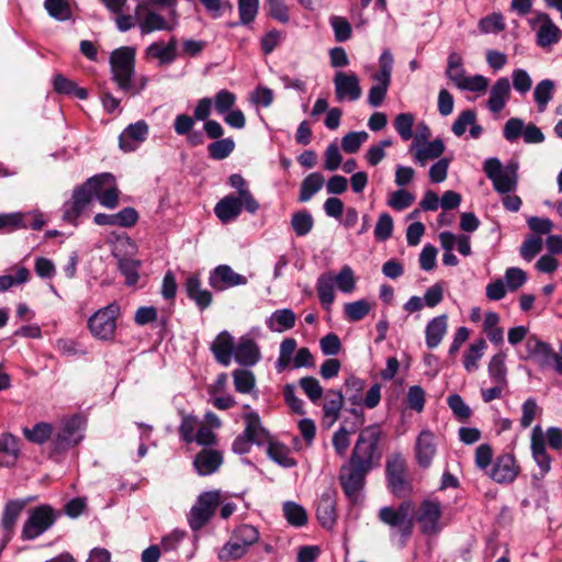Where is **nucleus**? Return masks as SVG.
Here are the masks:
<instances>
[{
  "instance_id": "6",
  "label": "nucleus",
  "mask_w": 562,
  "mask_h": 562,
  "mask_svg": "<svg viewBox=\"0 0 562 562\" xmlns=\"http://www.w3.org/2000/svg\"><path fill=\"white\" fill-rule=\"evenodd\" d=\"M120 307L112 303L94 312L88 319V327L91 335L103 341L113 340L116 330V319Z\"/></svg>"
},
{
  "instance_id": "15",
  "label": "nucleus",
  "mask_w": 562,
  "mask_h": 562,
  "mask_svg": "<svg viewBox=\"0 0 562 562\" xmlns=\"http://www.w3.org/2000/svg\"><path fill=\"white\" fill-rule=\"evenodd\" d=\"M29 499L15 498L9 499L2 510L0 526L2 529L3 539L9 542L15 532L16 522L26 507Z\"/></svg>"
},
{
  "instance_id": "54",
  "label": "nucleus",
  "mask_w": 562,
  "mask_h": 562,
  "mask_svg": "<svg viewBox=\"0 0 562 562\" xmlns=\"http://www.w3.org/2000/svg\"><path fill=\"white\" fill-rule=\"evenodd\" d=\"M504 18L501 13H492L479 21V30L483 34L499 33L505 30Z\"/></svg>"
},
{
  "instance_id": "48",
  "label": "nucleus",
  "mask_w": 562,
  "mask_h": 562,
  "mask_svg": "<svg viewBox=\"0 0 562 562\" xmlns=\"http://www.w3.org/2000/svg\"><path fill=\"white\" fill-rule=\"evenodd\" d=\"M370 310L371 304L364 299L346 303L344 306L345 316L349 322L363 319L369 314Z\"/></svg>"
},
{
  "instance_id": "62",
  "label": "nucleus",
  "mask_w": 562,
  "mask_h": 562,
  "mask_svg": "<svg viewBox=\"0 0 562 562\" xmlns=\"http://www.w3.org/2000/svg\"><path fill=\"white\" fill-rule=\"evenodd\" d=\"M299 384L313 403H317L322 398L323 387L317 379L313 376H304L300 379Z\"/></svg>"
},
{
  "instance_id": "18",
  "label": "nucleus",
  "mask_w": 562,
  "mask_h": 562,
  "mask_svg": "<svg viewBox=\"0 0 562 562\" xmlns=\"http://www.w3.org/2000/svg\"><path fill=\"white\" fill-rule=\"evenodd\" d=\"M335 92L338 101H356L361 97V87L355 72L338 71L334 77Z\"/></svg>"
},
{
  "instance_id": "5",
  "label": "nucleus",
  "mask_w": 562,
  "mask_h": 562,
  "mask_svg": "<svg viewBox=\"0 0 562 562\" xmlns=\"http://www.w3.org/2000/svg\"><path fill=\"white\" fill-rule=\"evenodd\" d=\"M387 488L395 497H405L413 487L407 479L406 460L401 453L391 454L385 462Z\"/></svg>"
},
{
  "instance_id": "60",
  "label": "nucleus",
  "mask_w": 562,
  "mask_h": 562,
  "mask_svg": "<svg viewBox=\"0 0 562 562\" xmlns=\"http://www.w3.org/2000/svg\"><path fill=\"white\" fill-rule=\"evenodd\" d=\"M484 348L485 341L483 339H480L470 346L463 357V366L467 371L471 372L477 368V360L483 356Z\"/></svg>"
},
{
  "instance_id": "35",
  "label": "nucleus",
  "mask_w": 562,
  "mask_h": 562,
  "mask_svg": "<svg viewBox=\"0 0 562 562\" xmlns=\"http://www.w3.org/2000/svg\"><path fill=\"white\" fill-rule=\"evenodd\" d=\"M324 184V177L321 172H312L301 183L299 201L307 202L316 194Z\"/></svg>"
},
{
  "instance_id": "30",
  "label": "nucleus",
  "mask_w": 562,
  "mask_h": 562,
  "mask_svg": "<svg viewBox=\"0 0 562 562\" xmlns=\"http://www.w3.org/2000/svg\"><path fill=\"white\" fill-rule=\"evenodd\" d=\"M447 315L442 314L430 319L426 326V345L429 349L436 348L447 333Z\"/></svg>"
},
{
  "instance_id": "20",
  "label": "nucleus",
  "mask_w": 562,
  "mask_h": 562,
  "mask_svg": "<svg viewBox=\"0 0 562 562\" xmlns=\"http://www.w3.org/2000/svg\"><path fill=\"white\" fill-rule=\"evenodd\" d=\"M183 286L188 299L194 302L200 311H204L211 306L213 295L211 291L202 286V280L198 272L190 273Z\"/></svg>"
},
{
  "instance_id": "51",
  "label": "nucleus",
  "mask_w": 562,
  "mask_h": 562,
  "mask_svg": "<svg viewBox=\"0 0 562 562\" xmlns=\"http://www.w3.org/2000/svg\"><path fill=\"white\" fill-rule=\"evenodd\" d=\"M368 138L366 131L349 132L341 139V148L347 154H356Z\"/></svg>"
},
{
  "instance_id": "50",
  "label": "nucleus",
  "mask_w": 562,
  "mask_h": 562,
  "mask_svg": "<svg viewBox=\"0 0 562 562\" xmlns=\"http://www.w3.org/2000/svg\"><path fill=\"white\" fill-rule=\"evenodd\" d=\"M234 386L239 393L247 394L255 387L256 379L251 371L245 369H236L233 372Z\"/></svg>"
},
{
  "instance_id": "42",
  "label": "nucleus",
  "mask_w": 562,
  "mask_h": 562,
  "mask_svg": "<svg viewBox=\"0 0 562 562\" xmlns=\"http://www.w3.org/2000/svg\"><path fill=\"white\" fill-rule=\"evenodd\" d=\"M453 82L460 90L472 92H483L488 87V79L482 75H474L472 77L459 76L453 78Z\"/></svg>"
},
{
  "instance_id": "8",
  "label": "nucleus",
  "mask_w": 562,
  "mask_h": 562,
  "mask_svg": "<svg viewBox=\"0 0 562 562\" xmlns=\"http://www.w3.org/2000/svg\"><path fill=\"white\" fill-rule=\"evenodd\" d=\"M221 494L217 491L203 492L190 509L188 520L192 530L204 527L220 505Z\"/></svg>"
},
{
  "instance_id": "19",
  "label": "nucleus",
  "mask_w": 562,
  "mask_h": 562,
  "mask_svg": "<svg viewBox=\"0 0 562 562\" xmlns=\"http://www.w3.org/2000/svg\"><path fill=\"white\" fill-rule=\"evenodd\" d=\"M148 133V124L144 120H139L123 130L119 137V146L124 153L134 151L146 140Z\"/></svg>"
},
{
  "instance_id": "29",
  "label": "nucleus",
  "mask_w": 562,
  "mask_h": 562,
  "mask_svg": "<svg viewBox=\"0 0 562 562\" xmlns=\"http://www.w3.org/2000/svg\"><path fill=\"white\" fill-rule=\"evenodd\" d=\"M229 184L237 190V196L244 200V207L250 214L257 213L259 203L247 187V182L239 173H234L228 179Z\"/></svg>"
},
{
  "instance_id": "12",
  "label": "nucleus",
  "mask_w": 562,
  "mask_h": 562,
  "mask_svg": "<svg viewBox=\"0 0 562 562\" xmlns=\"http://www.w3.org/2000/svg\"><path fill=\"white\" fill-rule=\"evenodd\" d=\"M521 359L532 360L540 368L554 369L555 351L548 342L541 340L536 335L527 337L525 342V353L520 356Z\"/></svg>"
},
{
  "instance_id": "56",
  "label": "nucleus",
  "mask_w": 562,
  "mask_h": 562,
  "mask_svg": "<svg viewBox=\"0 0 562 562\" xmlns=\"http://www.w3.org/2000/svg\"><path fill=\"white\" fill-rule=\"evenodd\" d=\"M30 279V271L26 267H19L15 276H0V292H5L15 285L26 283Z\"/></svg>"
},
{
  "instance_id": "59",
  "label": "nucleus",
  "mask_w": 562,
  "mask_h": 562,
  "mask_svg": "<svg viewBox=\"0 0 562 562\" xmlns=\"http://www.w3.org/2000/svg\"><path fill=\"white\" fill-rule=\"evenodd\" d=\"M259 0H238L239 23L250 24L257 16Z\"/></svg>"
},
{
  "instance_id": "61",
  "label": "nucleus",
  "mask_w": 562,
  "mask_h": 562,
  "mask_svg": "<svg viewBox=\"0 0 562 562\" xmlns=\"http://www.w3.org/2000/svg\"><path fill=\"white\" fill-rule=\"evenodd\" d=\"M337 288L344 293H351L356 286L353 270L349 266H344L339 273L334 278Z\"/></svg>"
},
{
  "instance_id": "55",
  "label": "nucleus",
  "mask_w": 562,
  "mask_h": 562,
  "mask_svg": "<svg viewBox=\"0 0 562 562\" xmlns=\"http://www.w3.org/2000/svg\"><path fill=\"white\" fill-rule=\"evenodd\" d=\"M350 402L353 405H363L367 408H375L381 401V385L379 383H374L367 392L364 398L362 400L359 394L352 395Z\"/></svg>"
},
{
  "instance_id": "25",
  "label": "nucleus",
  "mask_w": 562,
  "mask_h": 562,
  "mask_svg": "<svg viewBox=\"0 0 562 562\" xmlns=\"http://www.w3.org/2000/svg\"><path fill=\"white\" fill-rule=\"evenodd\" d=\"M510 95V83L508 78H498L490 90L486 106L493 113H499Z\"/></svg>"
},
{
  "instance_id": "17",
  "label": "nucleus",
  "mask_w": 562,
  "mask_h": 562,
  "mask_svg": "<svg viewBox=\"0 0 562 562\" xmlns=\"http://www.w3.org/2000/svg\"><path fill=\"white\" fill-rule=\"evenodd\" d=\"M415 459L417 464L423 469H428L437 453L436 436L429 430L425 429L417 436L415 448Z\"/></svg>"
},
{
  "instance_id": "43",
  "label": "nucleus",
  "mask_w": 562,
  "mask_h": 562,
  "mask_svg": "<svg viewBox=\"0 0 562 562\" xmlns=\"http://www.w3.org/2000/svg\"><path fill=\"white\" fill-rule=\"evenodd\" d=\"M235 149V142L233 138L215 139L207 145L209 157L214 160H223L227 158Z\"/></svg>"
},
{
  "instance_id": "23",
  "label": "nucleus",
  "mask_w": 562,
  "mask_h": 562,
  "mask_svg": "<svg viewBox=\"0 0 562 562\" xmlns=\"http://www.w3.org/2000/svg\"><path fill=\"white\" fill-rule=\"evenodd\" d=\"M224 458L223 453L214 449H202L193 460V467L201 476L211 475L221 468Z\"/></svg>"
},
{
  "instance_id": "45",
  "label": "nucleus",
  "mask_w": 562,
  "mask_h": 562,
  "mask_svg": "<svg viewBox=\"0 0 562 562\" xmlns=\"http://www.w3.org/2000/svg\"><path fill=\"white\" fill-rule=\"evenodd\" d=\"M20 453V446L18 437L10 432L0 436V454L8 458L7 464L14 463Z\"/></svg>"
},
{
  "instance_id": "7",
  "label": "nucleus",
  "mask_w": 562,
  "mask_h": 562,
  "mask_svg": "<svg viewBox=\"0 0 562 562\" xmlns=\"http://www.w3.org/2000/svg\"><path fill=\"white\" fill-rule=\"evenodd\" d=\"M83 419L76 414L63 420L60 428L52 438V451L54 453H63L77 446L82 439Z\"/></svg>"
},
{
  "instance_id": "24",
  "label": "nucleus",
  "mask_w": 562,
  "mask_h": 562,
  "mask_svg": "<svg viewBox=\"0 0 562 562\" xmlns=\"http://www.w3.org/2000/svg\"><path fill=\"white\" fill-rule=\"evenodd\" d=\"M234 349V337L227 330L221 331L211 345V351L215 360L224 367L231 364Z\"/></svg>"
},
{
  "instance_id": "11",
  "label": "nucleus",
  "mask_w": 562,
  "mask_h": 562,
  "mask_svg": "<svg viewBox=\"0 0 562 562\" xmlns=\"http://www.w3.org/2000/svg\"><path fill=\"white\" fill-rule=\"evenodd\" d=\"M93 182L94 179H88L75 188L71 199L63 205V220L65 222L77 225V220L93 200L89 189V186Z\"/></svg>"
},
{
  "instance_id": "9",
  "label": "nucleus",
  "mask_w": 562,
  "mask_h": 562,
  "mask_svg": "<svg viewBox=\"0 0 562 562\" xmlns=\"http://www.w3.org/2000/svg\"><path fill=\"white\" fill-rule=\"evenodd\" d=\"M442 517V504L437 498L424 499L416 513L415 520L423 535H437L441 531L440 519Z\"/></svg>"
},
{
  "instance_id": "2",
  "label": "nucleus",
  "mask_w": 562,
  "mask_h": 562,
  "mask_svg": "<svg viewBox=\"0 0 562 562\" xmlns=\"http://www.w3.org/2000/svg\"><path fill=\"white\" fill-rule=\"evenodd\" d=\"M259 530L249 524H241L234 528L231 539L220 549L218 560L228 562L245 557L249 549L259 541Z\"/></svg>"
},
{
  "instance_id": "53",
  "label": "nucleus",
  "mask_w": 562,
  "mask_h": 562,
  "mask_svg": "<svg viewBox=\"0 0 562 562\" xmlns=\"http://www.w3.org/2000/svg\"><path fill=\"white\" fill-rule=\"evenodd\" d=\"M19 229H25L24 213H3L0 214V231L12 233Z\"/></svg>"
},
{
  "instance_id": "39",
  "label": "nucleus",
  "mask_w": 562,
  "mask_h": 562,
  "mask_svg": "<svg viewBox=\"0 0 562 562\" xmlns=\"http://www.w3.org/2000/svg\"><path fill=\"white\" fill-rule=\"evenodd\" d=\"M506 355L498 352L494 355L488 363V375L494 384H507V369L505 366Z\"/></svg>"
},
{
  "instance_id": "37",
  "label": "nucleus",
  "mask_w": 562,
  "mask_h": 562,
  "mask_svg": "<svg viewBox=\"0 0 562 562\" xmlns=\"http://www.w3.org/2000/svg\"><path fill=\"white\" fill-rule=\"evenodd\" d=\"M344 405V396L340 391L330 390L327 393L323 405L324 417L330 419V424L335 423L340 414Z\"/></svg>"
},
{
  "instance_id": "14",
  "label": "nucleus",
  "mask_w": 562,
  "mask_h": 562,
  "mask_svg": "<svg viewBox=\"0 0 562 562\" xmlns=\"http://www.w3.org/2000/svg\"><path fill=\"white\" fill-rule=\"evenodd\" d=\"M246 283L247 278L235 272L228 265H220L210 271L209 284L216 292H223Z\"/></svg>"
},
{
  "instance_id": "28",
  "label": "nucleus",
  "mask_w": 562,
  "mask_h": 562,
  "mask_svg": "<svg viewBox=\"0 0 562 562\" xmlns=\"http://www.w3.org/2000/svg\"><path fill=\"white\" fill-rule=\"evenodd\" d=\"M296 323V315L291 308H281L274 311L266 321L267 327L271 331L282 333L292 329Z\"/></svg>"
},
{
  "instance_id": "3",
  "label": "nucleus",
  "mask_w": 562,
  "mask_h": 562,
  "mask_svg": "<svg viewBox=\"0 0 562 562\" xmlns=\"http://www.w3.org/2000/svg\"><path fill=\"white\" fill-rule=\"evenodd\" d=\"M135 48L130 46L119 47L110 55L112 80L120 91L131 88V79L135 76Z\"/></svg>"
},
{
  "instance_id": "26",
  "label": "nucleus",
  "mask_w": 562,
  "mask_h": 562,
  "mask_svg": "<svg viewBox=\"0 0 562 562\" xmlns=\"http://www.w3.org/2000/svg\"><path fill=\"white\" fill-rule=\"evenodd\" d=\"M52 86L54 92L78 100H86L89 92L86 88L79 87L74 80L69 79L63 74H55L52 78Z\"/></svg>"
},
{
  "instance_id": "34",
  "label": "nucleus",
  "mask_w": 562,
  "mask_h": 562,
  "mask_svg": "<svg viewBox=\"0 0 562 562\" xmlns=\"http://www.w3.org/2000/svg\"><path fill=\"white\" fill-rule=\"evenodd\" d=\"M555 83L551 79H543L537 83L533 90V100L539 112H544L553 98Z\"/></svg>"
},
{
  "instance_id": "40",
  "label": "nucleus",
  "mask_w": 562,
  "mask_h": 562,
  "mask_svg": "<svg viewBox=\"0 0 562 562\" xmlns=\"http://www.w3.org/2000/svg\"><path fill=\"white\" fill-rule=\"evenodd\" d=\"M355 427H347V420L334 432L331 443L339 457H345L350 446V435L356 432Z\"/></svg>"
},
{
  "instance_id": "33",
  "label": "nucleus",
  "mask_w": 562,
  "mask_h": 562,
  "mask_svg": "<svg viewBox=\"0 0 562 562\" xmlns=\"http://www.w3.org/2000/svg\"><path fill=\"white\" fill-rule=\"evenodd\" d=\"M22 432L27 441L35 445H44L48 440L52 441V438L54 437V427L49 423L40 422L31 428L24 427Z\"/></svg>"
},
{
  "instance_id": "47",
  "label": "nucleus",
  "mask_w": 562,
  "mask_h": 562,
  "mask_svg": "<svg viewBox=\"0 0 562 562\" xmlns=\"http://www.w3.org/2000/svg\"><path fill=\"white\" fill-rule=\"evenodd\" d=\"M291 226L296 236L307 235L314 226L312 214L306 210L295 212L292 215Z\"/></svg>"
},
{
  "instance_id": "13",
  "label": "nucleus",
  "mask_w": 562,
  "mask_h": 562,
  "mask_svg": "<svg viewBox=\"0 0 562 562\" xmlns=\"http://www.w3.org/2000/svg\"><path fill=\"white\" fill-rule=\"evenodd\" d=\"M531 24L539 25L536 38L539 47L548 48L561 41L562 31L547 12H537Z\"/></svg>"
},
{
  "instance_id": "49",
  "label": "nucleus",
  "mask_w": 562,
  "mask_h": 562,
  "mask_svg": "<svg viewBox=\"0 0 562 562\" xmlns=\"http://www.w3.org/2000/svg\"><path fill=\"white\" fill-rule=\"evenodd\" d=\"M44 8L58 21H67L71 18V8L67 0H45Z\"/></svg>"
},
{
  "instance_id": "27",
  "label": "nucleus",
  "mask_w": 562,
  "mask_h": 562,
  "mask_svg": "<svg viewBox=\"0 0 562 562\" xmlns=\"http://www.w3.org/2000/svg\"><path fill=\"white\" fill-rule=\"evenodd\" d=\"M316 517L323 528L331 529L337 520L336 499L329 494L325 493L321 496L316 507Z\"/></svg>"
},
{
  "instance_id": "41",
  "label": "nucleus",
  "mask_w": 562,
  "mask_h": 562,
  "mask_svg": "<svg viewBox=\"0 0 562 562\" xmlns=\"http://www.w3.org/2000/svg\"><path fill=\"white\" fill-rule=\"evenodd\" d=\"M176 47L177 42L175 40H171L168 44L156 42L147 48V53L151 57L158 58L162 64H169L176 57Z\"/></svg>"
},
{
  "instance_id": "52",
  "label": "nucleus",
  "mask_w": 562,
  "mask_h": 562,
  "mask_svg": "<svg viewBox=\"0 0 562 562\" xmlns=\"http://www.w3.org/2000/svg\"><path fill=\"white\" fill-rule=\"evenodd\" d=\"M492 182L495 191L498 193L507 194L515 191L517 187L516 171L512 170V172H508L503 170Z\"/></svg>"
},
{
  "instance_id": "31",
  "label": "nucleus",
  "mask_w": 562,
  "mask_h": 562,
  "mask_svg": "<svg viewBox=\"0 0 562 562\" xmlns=\"http://www.w3.org/2000/svg\"><path fill=\"white\" fill-rule=\"evenodd\" d=\"M246 427L244 434L255 440V445L262 446L269 437L268 431L262 427L258 413L251 411L244 415Z\"/></svg>"
},
{
  "instance_id": "38",
  "label": "nucleus",
  "mask_w": 562,
  "mask_h": 562,
  "mask_svg": "<svg viewBox=\"0 0 562 562\" xmlns=\"http://www.w3.org/2000/svg\"><path fill=\"white\" fill-rule=\"evenodd\" d=\"M316 290L321 304L324 308H328L335 300L334 277L331 274L319 276Z\"/></svg>"
},
{
  "instance_id": "10",
  "label": "nucleus",
  "mask_w": 562,
  "mask_h": 562,
  "mask_svg": "<svg viewBox=\"0 0 562 562\" xmlns=\"http://www.w3.org/2000/svg\"><path fill=\"white\" fill-rule=\"evenodd\" d=\"M94 182L89 186L92 199L106 209H115L119 205L120 190L115 177L111 172H102L90 177Z\"/></svg>"
},
{
  "instance_id": "64",
  "label": "nucleus",
  "mask_w": 562,
  "mask_h": 562,
  "mask_svg": "<svg viewBox=\"0 0 562 562\" xmlns=\"http://www.w3.org/2000/svg\"><path fill=\"white\" fill-rule=\"evenodd\" d=\"M406 402L411 409L417 413L423 412L426 403V393L424 389L419 385L411 386L407 391Z\"/></svg>"
},
{
  "instance_id": "21",
  "label": "nucleus",
  "mask_w": 562,
  "mask_h": 562,
  "mask_svg": "<svg viewBox=\"0 0 562 562\" xmlns=\"http://www.w3.org/2000/svg\"><path fill=\"white\" fill-rule=\"evenodd\" d=\"M245 210L244 200L233 193L225 195L214 206V214L223 223L235 221Z\"/></svg>"
},
{
  "instance_id": "46",
  "label": "nucleus",
  "mask_w": 562,
  "mask_h": 562,
  "mask_svg": "<svg viewBox=\"0 0 562 562\" xmlns=\"http://www.w3.org/2000/svg\"><path fill=\"white\" fill-rule=\"evenodd\" d=\"M283 514L286 521L294 527H303L307 522L306 510L294 502L283 504Z\"/></svg>"
},
{
  "instance_id": "4",
  "label": "nucleus",
  "mask_w": 562,
  "mask_h": 562,
  "mask_svg": "<svg viewBox=\"0 0 562 562\" xmlns=\"http://www.w3.org/2000/svg\"><path fill=\"white\" fill-rule=\"evenodd\" d=\"M58 514L48 504H43L32 508L27 519L24 521L21 539L30 541L38 538L53 527L56 522Z\"/></svg>"
},
{
  "instance_id": "57",
  "label": "nucleus",
  "mask_w": 562,
  "mask_h": 562,
  "mask_svg": "<svg viewBox=\"0 0 562 562\" xmlns=\"http://www.w3.org/2000/svg\"><path fill=\"white\" fill-rule=\"evenodd\" d=\"M140 33L149 34L154 31L168 30V24L164 16L156 12H149L139 23Z\"/></svg>"
},
{
  "instance_id": "36",
  "label": "nucleus",
  "mask_w": 562,
  "mask_h": 562,
  "mask_svg": "<svg viewBox=\"0 0 562 562\" xmlns=\"http://www.w3.org/2000/svg\"><path fill=\"white\" fill-rule=\"evenodd\" d=\"M140 260L131 257H122L119 259V270L125 278L127 286H134L139 280Z\"/></svg>"
},
{
  "instance_id": "1",
  "label": "nucleus",
  "mask_w": 562,
  "mask_h": 562,
  "mask_svg": "<svg viewBox=\"0 0 562 562\" xmlns=\"http://www.w3.org/2000/svg\"><path fill=\"white\" fill-rule=\"evenodd\" d=\"M385 434L379 424L363 427L347 461L340 467L338 480L346 497L356 503L364 487L366 477L380 467L383 457Z\"/></svg>"
},
{
  "instance_id": "16",
  "label": "nucleus",
  "mask_w": 562,
  "mask_h": 562,
  "mask_svg": "<svg viewBox=\"0 0 562 562\" xmlns=\"http://www.w3.org/2000/svg\"><path fill=\"white\" fill-rule=\"evenodd\" d=\"M520 472V467L510 453L501 454L496 458L490 471V477L499 484L513 483Z\"/></svg>"
},
{
  "instance_id": "22",
  "label": "nucleus",
  "mask_w": 562,
  "mask_h": 562,
  "mask_svg": "<svg viewBox=\"0 0 562 562\" xmlns=\"http://www.w3.org/2000/svg\"><path fill=\"white\" fill-rule=\"evenodd\" d=\"M233 357L239 364L244 367H252L261 358L260 348L254 338L243 336L235 345Z\"/></svg>"
},
{
  "instance_id": "44",
  "label": "nucleus",
  "mask_w": 562,
  "mask_h": 562,
  "mask_svg": "<svg viewBox=\"0 0 562 562\" xmlns=\"http://www.w3.org/2000/svg\"><path fill=\"white\" fill-rule=\"evenodd\" d=\"M445 151V144L441 139L437 138L432 142L427 143L424 147L419 148L415 153V160L422 166H425L429 159L438 158Z\"/></svg>"
},
{
  "instance_id": "32",
  "label": "nucleus",
  "mask_w": 562,
  "mask_h": 562,
  "mask_svg": "<svg viewBox=\"0 0 562 562\" xmlns=\"http://www.w3.org/2000/svg\"><path fill=\"white\" fill-rule=\"evenodd\" d=\"M267 454L273 462L285 469L294 468L297 464V461L291 456L290 448L279 441H269Z\"/></svg>"
},
{
  "instance_id": "63",
  "label": "nucleus",
  "mask_w": 562,
  "mask_h": 562,
  "mask_svg": "<svg viewBox=\"0 0 562 562\" xmlns=\"http://www.w3.org/2000/svg\"><path fill=\"white\" fill-rule=\"evenodd\" d=\"M335 33V40L339 43L346 42L351 37V25L347 19L334 15L329 20Z\"/></svg>"
},
{
  "instance_id": "58",
  "label": "nucleus",
  "mask_w": 562,
  "mask_h": 562,
  "mask_svg": "<svg viewBox=\"0 0 562 562\" xmlns=\"http://www.w3.org/2000/svg\"><path fill=\"white\" fill-rule=\"evenodd\" d=\"M394 128L403 140H409L413 137L414 115L412 113H400L394 119Z\"/></svg>"
}]
</instances>
